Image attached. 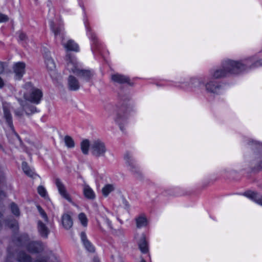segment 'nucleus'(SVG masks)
Listing matches in <instances>:
<instances>
[{
    "label": "nucleus",
    "mask_w": 262,
    "mask_h": 262,
    "mask_svg": "<svg viewBox=\"0 0 262 262\" xmlns=\"http://www.w3.org/2000/svg\"><path fill=\"white\" fill-rule=\"evenodd\" d=\"M5 63L0 61V74L4 73L5 71Z\"/></svg>",
    "instance_id": "41"
},
{
    "label": "nucleus",
    "mask_w": 262,
    "mask_h": 262,
    "mask_svg": "<svg viewBox=\"0 0 262 262\" xmlns=\"http://www.w3.org/2000/svg\"><path fill=\"white\" fill-rule=\"evenodd\" d=\"M115 189V186L114 184H108L105 185L102 189V193L103 196L106 197L108 194Z\"/></svg>",
    "instance_id": "29"
},
{
    "label": "nucleus",
    "mask_w": 262,
    "mask_h": 262,
    "mask_svg": "<svg viewBox=\"0 0 262 262\" xmlns=\"http://www.w3.org/2000/svg\"><path fill=\"white\" fill-rule=\"evenodd\" d=\"M34 262H47V261L46 258H38L36 259Z\"/></svg>",
    "instance_id": "43"
},
{
    "label": "nucleus",
    "mask_w": 262,
    "mask_h": 262,
    "mask_svg": "<svg viewBox=\"0 0 262 262\" xmlns=\"http://www.w3.org/2000/svg\"><path fill=\"white\" fill-rule=\"evenodd\" d=\"M239 61H242L247 65L245 69L243 70V73L249 70L262 66V59L255 61L254 57L253 56L240 59Z\"/></svg>",
    "instance_id": "13"
},
{
    "label": "nucleus",
    "mask_w": 262,
    "mask_h": 262,
    "mask_svg": "<svg viewBox=\"0 0 262 262\" xmlns=\"http://www.w3.org/2000/svg\"><path fill=\"white\" fill-rule=\"evenodd\" d=\"M45 62L47 68L49 70L52 71L55 69V63L53 59L51 57L46 55L45 57Z\"/></svg>",
    "instance_id": "31"
},
{
    "label": "nucleus",
    "mask_w": 262,
    "mask_h": 262,
    "mask_svg": "<svg viewBox=\"0 0 262 262\" xmlns=\"http://www.w3.org/2000/svg\"><path fill=\"white\" fill-rule=\"evenodd\" d=\"M37 230L40 236L43 238L47 239L50 233V230L47 225L41 221L37 222Z\"/></svg>",
    "instance_id": "16"
},
{
    "label": "nucleus",
    "mask_w": 262,
    "mask_h": 262,
    "mask_svg": "<svg viewBox=\"0 0 262 262\" xmlns=\"http://www.w3.org/2000/svg\"><path fill=\"white\" fill-rule=\"evenodd\" d=\"M78 218L83 226L85 227L87 226L88 220L84 213H80L78 215Z\"/></svg>",
    "instance_id": "34"
},
{
    "label": "nucleus",
    "mask_w": 262,
    "mask_h": 262,
    "mask_svg": "<svg viewBox=\"0 0 262 262\" xmlns=\"http://www.w3.org/2000/svg\"><path fill=\"white\" fill-rule=\"evenodd\" d=\"M205 78L204 77H192L190 79L189 82H184L181 83V85L177 86L184 90H191L200 89L202 86H204Z\"/></svg>",
    "instance_id": "8"
},
{
    "label": "nucleus",
    "mask_w": 262,
    "mask_h": 262,
    "mask_svg": "<svg viewBox=\"0 0 262 262\" xmlns=\"http://www.w3.org/2000/svg\"><path fill=\"white\" fill-rule=\"evenodd\" d=\"M55 184L60 195L69 202H72V199L67 191L65 185L59 178H55Z\"/></svg>",
    "instance_id": "14"
},
{
    "label": "nucleus",
    "mask_w": 262,
    "mask_h": 262,
    "mask_svg": "<svg viewBox=\"0 0 262 262\" xmlns=\"http://www.w3.org/2000/svg\"><path fill=\"white\" fill-rule=\"evenodd\" d=\"M247 141L249 145L255 146L259 149V151L255 154L253 169L262 171V143L251 139L248 140Z\"/></svg>",
    "instance_id": "7"
},
{
    "label": "nucleus",
    "mask_w": 262,
    "mask_h": 262,
    "mask_svg": "<svg viewBox=\"0 0 262 262\" xmlns=\"http://www.w3.org/2000/svg\"><path fill=\"white\" fill-rule=\"evenodd\" d=\"M136 226L138 228L145 227L147 225V220L144 215H141L136 219Z\"/></svg>",
    "instance_id": "28"
},
{
    "label": "nucleus",
    "mask_w": 262,
    "mask_h": 262,
    "mask_svg": "<svg viewBox=\"0 0 262 262\" xmlns=\"http://www.w3.org/2000/svg\"><path fill=\"white\" fill-rule=\"evenodd\" d=\"M11 209L12 212L16 216H19L20 212L18 206L14 203L11 204Z\"/></svg>",
    "instance_id": "35"
},
{
    "label": "nucleus",
    "mask_w": 262,
    "mask_h": 262,
    "mask_svg": "<svg viewBox=\"0 0 262 262\" xmlns=\"http://www.w3.org/2000/svg\"><path fill=\"white\" fill-rule=\"evenodd\" d=\"M37 192L39 193V194L43 197V198H46L47 196V191L44 187L42 186H39L37 188Z\"/></svg>",
    "instance_id": "37"
},
{
    "label": "nucleus",
    "mask_w": 262,
    "mask_h": 262,
    "mask_svg": "<svg viewBox=\"0 0 262 262\" xmlns=\"http://www.w3.org/2000/svg\"><path fill=\"white\" fill-rule=\"evenodd\" d=\"M91 143H90L89 140H83L80 143V148L82 152L85 155H88L89 150H91Z\"/></svg>",
    "instance_id": "27"
},
{
    "label": "nucleus",
    "mask_w": 262,
    "mask_h": 262,
    "mask_svg": "<svg viewBox=\"0 0 262 262\" xmlns=\"http://www.w3.org/2000/svg\"><path fill=\"white\" fill-rule=\"evenodd\" d=\"M0 150H4L2 145L0 144Z\"/></svg>",
    "instance_id": "49"
},
{
    "label": "nucleus",
    "mask_w": 262,
    "mask_h": 262,
    "mask_svg": "<svg viewBox=\"0 0 262 262\" xmlns=\"http://www.w3.org/2000/svg\"><path fill=\"white\" fill-rule=\"evenodd\" d=\"M107 151L105 143L100 139H96L92 141L91 146V152L96 157H103Z\"/></svg>",
    "instance_id": "6"
},
{
    "label": "nucleus",
    "mask_w": 262,
    "mask_h": 262,
    "mask_svg": "<svg viewBox=\"0 0 262 262\" xmlns=\"http://www.w3.org/2000/svg\"><path fill=\"white\" fill-rule=\"evenodd\" d=\"M61 223L63 228L66 230L70 229L73 226V220L71 215L68 213H64L61 217Z\"/></svg>",
    "instance_id": "21"
},
{
    "label": "nucleus",
    "mask_w": 262,
    "mask_h": 262,
    "mask_svg": "<svg viewBox=\"0 0 262 262\" xmlns=\"http://www.w3.org/2000/svg\"><path fill=\"white\" fill-rule=\"evenodd\" d=\"M66 145L68 148H73L75 146V143L73 139L69 136H66L64 139Z\"/></svg>",
    "instance_id": "32"
},
{
    "label": "nucleus",
    "mask_w": 262,
    "mask_h": 262,
    "mask_svg": "<svg viewBox=\"0 0 262 262\" xmlns=\"http://www.w3.org/2000/svg\"><path fill=\"white\" fill-rule=\"evenodd\" d=\"M124 159L129 170L136 174L137 176H140L141 175L140 170L138 166L136 164L132 155L129 152H126L124 155Z\"/></svg>",
    "instance_id": "11"
},
{
    "label": "nucleus",
    "mask_w": 262,
    "mask_h": 262,
    "mask_svg": "<svg viewBox=\"0 0 262 262\" xmlns=\"http://www.w3.org/2000/svg\"><path fill=\"white\" fill-rule=\"evenodd\" d=\"M123 203L126 209H128L129 208V203L125 199H123Z\"/></svg>",
    "instance_id": "44"
},
{
    "label": "nucleus",
    "mask_w": 262,
    "mask_h": 262,
    "mask_svg": "<svg viewBox=\"0 0 262 262\" xmlns=\"http://www.w3.org/2000/svg\"><path fill=\"white\" fill-rule=\"evenodd\" d=\"M62 45L68 51L78 52L79 47L78 45L73 40H69L66 43H62Z\"/></svg>",
    "instance_id": "26"
},
{
    "label": "nucleus",
    "mask_w": 262,
    "mask_h": 262,
    "mask_svg": "<svg viewBox=\"0 0 262 262\" xmlns=\"http://www.w3.org/2000/svg\"><path fill=\"white\" fill-rule=\"evenodd\" d=\"M83 192L84 196L89 200H94L96 195L93 189L86 184L83 185Z\"/></svg>",
    "instance_id": "24"
},
{
    "label": "nucleus",
    "mask_w": 262,
    "mask_h": 262,
    "mask_svg": "<svg viewBox=\"0 0 262 262\" xmlns=\"http://www.w3.org/2000/svg\"><path fill=\"white\" fill-rule=\"evenodd\" d=\"M24 88L27 91L24 94V97L25 99V101H28L35 104H38L40 103L43 96L41 90L34 87L30 82L25 83L24 85Z\"/></svg>",
    "instance_id": "4"
},
{
    "label": "nucleus",
    "mask_w": 262,
    "mask_h": 262,
    "mask_svg": "<svg viewBox=\"0 0 262 262\" xmlns=\"http://www.w3.org/2000/svg\"><path fill=\"white\" fill-rule=\"evenodd\" d=\"M104 220L105 221V223H106L107 226L108 228L111 230H114L113 227L112 226L111 222L110 221V220L108 219L107 216L105 214L104 216H103Z\"/></svg>",
    "instance_id": "39"
},
{
    "label": "nucleus",
    "mask_w": 262,
    "mask_h": 262,
    "mask_svg": "<svg viewBox=\"0 0 262 262\" xmlns=\"http://www.w3.org/2000/svg\"><path fill=\"white\" fill-rule=\"evenodd\" d=\"M26 64L23 62H16L13 64V71L14 74V78L16 80H20L25 73Z\"/></svg>",
    "instance_id": "15"
},
{
    "label": "nucleus",
    "mask_w": 262,
    "mask_h": 262,
    "mask_svg": "<svg viewBox=\"0 0 262 262\" xmlns=\"http://www.w3.org/2000/svg\"><path fill=\"white\" fill-rule=\"evenodd\" d=\"M246 64L239 60L228 59L224 60L220 68L211 70L209 76L214 79H222L232 76H237L243 73Z\"/></svg>",
    "instance_id": "1"
},
{
    "label": "nucleus",
    "mask_w": 262,
    "mask_h": 262,
    "mask_svg": "<svg viewBox=\"0 0 262 262\" xmlns=\"http://www.w3.org/2000/svg\"><path fill=\"white\" fill-rule=\"evenodd\" d=\"M78 80L74 76L70 75L68 78V88L70 91H76L80 89Z\"/></svg>",
    "instance_id": "17"
},
{
    "label": "nucleus",
    "mask_w": 262,
    "mask_h": 262,
    "mask_svg": "<svg viewBox=\"0 0 262 262\" xmlns=\"http://www.w3.org/2000/svg\"><path fill=\"white\" fill-rule=\"evenodd\" d=\"M204 87L207 92L216 95L220 94L223 91V86L221 83L215 81L214 79L210 77L207 82L205 81Z\"/></svg>",
    "instance_id": "10"
},
{
    "label": "nucleus",
    "mask_w": 262,
    "mask_h": 262,
    "mask_svg": "<svg viewBox=\"0 0 262 262\" xmlns=\"http://www.w3.org/2000/svg\"><path fill=\"white\" fill-rule=\"evenodd\" d=\"M18 34L19 41H25V42L27 41L28 37L25 33L19 31L18 32Z\"/></svg>",
    "instance_id": "38"
},
{
    "label": "nucleus",
    "mask_w": 262,
    "mask_h": 262,
    "mask_svg": "<svg viewBox=\"0 0 262 262\" xmlns=\"http://www.w3.org/2000/svg\"><path fill=\"white\" fill-rule=\"evenodd\" d=\"M22 168L24 172L29 177L34 178V176H36V174L30 169L26 162L22 163Z\"/></svg>",
    "instance_id": "30"
},
{
    "label": "nucleus",
    "mask_w": 262,
    "mask_h": 262,
    "mask_svg": "<svg viewBox=\"0 0 262 262\" xmlns=\"http://www.w3.org/2000/svg\"><path fill=\"white\" fill-rule=\"evenodd\" d=\"M91 38L94 43H96V36L94 34L91 33Z\"/></svg>",
    "instance_id": "42"
},
{
    "label": "nucleus",
    "mask_w": 262,
    "mask_h": 262,
    "mask_svg": "<svg viewBox=\"0 0 262 262\" xmlns=\"http://www.w3.org/2000/svg\"><path fill=\"white\" fill-rule=\"evenodd\" d=\"M4 223L6 227L11 229L14 231H17L18 229V222L12 217L5 220Z\"/></svg>",
    "instance_id": "23"
},
{
    "label": "nucleus",
    "mask_w": 262,
    "mask_h": 262,
    "mask_svg": "<svg viewBox=\"0 0 262 262\" xmlns=\"http://www.w3.org/2000/svg\"><path fill=\"white\" fill-rule=\"evenodd\" d=\"M104 210L107 212L108 214H111V213L106 209L104 208Z\"/></svg>",
    "instance_id": "48"
},
{
    "label": "nucleus",
    "mask_w": 262,
    "mask_h": 262,
    "mask_svg": "<svg viewBox=\"0 0 262 262\" xmlns=\"http://www.w3.org/2000/svg\"><path fill=\"white\" fill-rule=\"evenodd\" d=\"M66 60L68 70L75 74L81 80L89 82L95 75L93 70L79 68L76 59L70 54H67Z\"/></svg>",
    "instance_id": "2"
},
{
    "label": "nucleus",
    "mask_w": 262,
    "mask_h": 262,
    "mask_svg": "<svg viewBox=\"0 0 262 262\" xmlns=\"http://www.w3.org/2000/svg\"><path fill=\"white\" fill-rule=\"evenodd\" d=\"M80 238L85 248L90 252H94L95 251V248L91 243L88 239L86 234L84 232H81Z\"/></svg>",
    "instance_id": "22"
},
{
    "label": "nucleus",
    "mask_w": 262,
    "mask_h": 262,
    "mask_svg": "<svg viewBox=\"0 0 262 262\" xmlns=\"http://www.w3.org/2000/svg\"><path fill=\"white\" fill-rule=\"evenodd\" d=\"M16 260L18 262H31L32 257L25 251H20L17 254Z\"/></svg>",
    "instance_id": "25"
},
{
    "label": "nucleus",
    "mask_w": 262,
    "mask_h": 262,
    "mask_svg": "<svg viewBox=\"0 0 262 262\" xmlns=\"http://www.w3.org/2000/svg\"><path fill=\"white\" fill-rule=\"evenodd\" d=\"M50 26L55 37L57 36V35L60 34L62 29L61 27H56L53 21H51Z\"/></svg>",
    "instance_id": "33"
},
{
    "label": "nucleus",
    "mask_w": 262,
    "mask_h": 262,
    "mask_svg": "<svg viewBox=\"0 0 262 262\" xmlns=\"http://www.w3.org/2000/svg\"><path fill=\"white\" fill-rule=\"evenodd\" d=\"M37 208L40 215L45 220V221L48 223L49 222L48 217L44 210L40 206H37Z\"/></svg>",
    "instance_id": "36"
},
{
    "label": "nucleus",
    "mask_w": 262,
    "mask_h": 262,
    "mask_svg": "<svg viewBox=\"0 0 262 262\" xmlns=\"http://www.w3.org/2000/svg\"><path fill=\"white\" fill-rule=\"evenodd\" d=\"M18 245L25 246L27 251L31 253H39L46 249V246L41 241L30 240L27 234H23L18 238Z\"/></svg>",
    "instance_id": "3"
},
{
    "label": "nucleus",
    "mask_w": 262,
    "mask_h": 262,
    "mask_svg": "<svg viewBox=\"0 0 262 262\" xmlns=\"http://www.w3.org/2000/svg\"><path fill=\"white\" fill-rule=\"evenodd\" d=\"M244 195L256 203L262 206V195L261 194L255 191H247L244 192Z\"/></svg>",
    "instance_id": "18"
},
{
    "label": "nucleus",
    "mask_w": 262,
    "mask_h": 262,
    "mask_svg": "<svg viewBox=\"0 0 262 262\" xmlns=\"http://www.w3.org/2000/svg\"><path fill=\"white\" fill-rule=\"evenodd\" d=\"M6 196L5 193L3 191H0V200L3 199Z\"/></svg>",
    "instance_id": "45"
},
{
    "label": "nucleus",
    "mask_w": 262,
    "mask_h": 262,
    "mask_svg": "<svg viewBox=\"0 0 262 262\" xmlns=\"http://www.w3.org/2000/svg\"><path fill=\"white\" fill-rule=\"evenodd\" d=\"M139 248L143 253H147L148 250V242L146 241V236L144 234H142L138 242Z\"/></svg>",
    "instance_id": "20"
},
{
    "label": "nucleus",
    "mask_w": 262,
    "mask_h": 262,
    "mask_svg": "<svg viewBox=\"0 0 262 262\" xmlns=\"http://www.w3.org/2000/svg\"><path fill=\"white\" fill-rule=\"evenodd\" d=\"M93 262H99V260L97 258H94Z\"/></svg>",
    "instance_id": "47"
},
{
    "label": "nucleus",
    "mask_w": 262,
    "mask_h": 262,
    "mask_svg": "<svg viewBox=\"0 0 262 262\" xmlns=\"http://www.w3.org/2000/svg\"><path fill=\"white\" fill-rule=\"evenodd\" d=\"M4 85V82L3 79L0 77V88H2Z\"/></svg>",
    "instance_id": "46"
},
{
    "label": "nucleus",
    "mask_w": 262,
    "mask_h": 262,
    "mask_svg": "<svg viewBox=\"0 0 262 262\" xmlns=\"http://www.w3.org/2000/svg\"><path fill=\"white\" fill-rule=\"evenodd\" d=\"M18 101L22 107V109H18L14 111L16 116L18 117H21L24 114V112H25L27 115H30L37 112V108L35 106L29 104L26 101L21 99H18Z\"/></svg>",
    "instance_id": "9"
},
{
    "label": "nucleus",
    "mask_w": 262,
    "mask_h": 262,
    "mask_svg": "<svg viewBox=\"0 0 262 262\" xmlns=\"http://www.w3.org/2000/svg\"><path fill=\"white\" fill-rule=\"evenodd\" d=\"M3 112L4 117L8 125L10 127V128L11 129L13 130L14 126L13 124L12 115L10 113V111L9 107L5 104L3 105Z\"/></svg>",
    "instance_id": "19"
},
{
    "label": "nucleus",
    "mask_w": 262,
    "mask_h": 262,
    "mask_svg": "<svg viewBox=\"0 0 262 262\" xmlns=\"http://www.w3.org/2000/svg\"><path fill=\"white\" fill-rule=\"evenodd\" d=\"M141 262H146V261H145V260L142 259V260L141 261Z\"/></svg>",
    "instance_id": "50"
},
{
    "label": "nucleus",
    "mask_w": 262,
    "mask_h": 262,
    "mask_svg": "<svg viewBox=\"0 0 262 262\" xmlns=\"http://www.w3.org/2000/svg\"><path fill=\"white\" fill-rule=\"evenodd\" d=\"M111 80L115 84H127L129 85H133V83L130 82L129 77L118 73L112 74L111 76Z\"/></svg>",
    "instance_id": "12"
},
{
    "label": "nucleus",
    "mask_w": 262,
    "mask_h": 262,
    "mask_svg": "<svg viewBox=\"0 0 262 262\" xmlns=\"http://www.w3.org/2000/svg\"><path fill=\"white\" fill-rule=\"evenodd\" d=\"M133 111V105L128 103H122L117 106L115 121L119 125L120 128L123 130L122 124L125 123Z\"/></svg>",
    "instance_id": "5"
},
{
    "label": "nucleus",
    "mask_w": 262,
    "mask_h": 262,
    "mask_svg": "<svg viewBox=\"0 0 262 262\" xmlns=\"http://www.w3.org/2000/svg\"><path fill=\"white\" fill-rule=\"evenodd\" d=\"M8 20V17L7 15L0 13V23L6 22Z\"/></svg>",
    "instance_id": "40"
}]
</instances>
